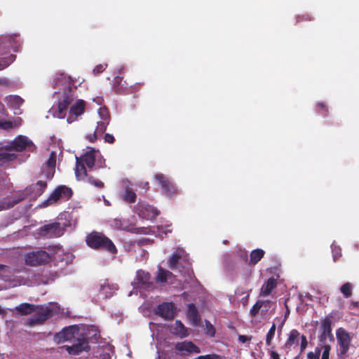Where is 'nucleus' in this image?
Wrapping results in <instances>:
<instances>
[{"instance_id": "8", "label": "nucleus", "mask_w": 359, "mask_h": 359, "mask_svg": "<svg viewBox=\"0 0 359 359\" xmlns=\"http://www.w3.org/2000/svg\"><path fill=\"white\" fill-rule=\"evenodd\" d=\"M50 260V255L44 250L33 251L25 255V263L29 266H36L46 264Z\"/></svg>"}, {"instance_id": "62", "label": "nucleus", "mask_w": 359, "mask_h": 359, "mask_svg": "<svg viewBox=\"0 0 359 359\" xmlns=\"http://www.w3.org/2000/svg\"><path fill=\"white\" fill-rule=\"evenodd\" d=\"M268 311L269 310H266V308L262 307V310H261V312H262V314L265 315L268 312Z\"/></svg>"}, {"instance_id": "19", "label": "nucleus", "mask_w": 359, "mask_h": 359, "mask_svg": "<svg viewBox=\"0 0 359 359\" xmlns=\"http://www.w3.org/2000/svg\"><path fill=\"white\" fill-rule=\"evenodd\" d=\"M29 193H25V191H20L16 194L13 198L12 200H6L1 201L0 203V208L1 210L4 209H10L15 206L16 204L19 203L20 201L25 200Z\"/></svg>"}, {"instance_id": "11", "label": "nucleus", "mask_w": 359, "mask_h": 359, "mask_svg": "<svg viewBox=\"0 0 359 359\" xmlns=\"http://www.w3.org/2000/svg\"><path fill=\"white\" fill-rule=\"evenodd\" d=\"M65 229L61 227L59 222L45 224L40 228V233L44 236L57 238L64 234Z\"/></svg>"}, {"instance_id": "24", "label": "nucleus", "mask_w": 359, "mask_h": 359, "mask_svg": "<svg viewBox=\"0 0 359 359\" xmlns=\"http://www.w3.org/2000/svg\"><path fill=\"white\" fill-rule=\"evenodd\" d=\"M187 316L191 321L193 325H199L201 318L196 306L194 304H189L188 305Z\"/></svg>"}, {"instance_id": "63", "label": "nucleus", "mask_w": 359, "mask_h": 359, "mask_svg": "<svg viewBox=\"0 0 359 359\" xmlns=\"http://www.w3.org/2000/svg\"><path fill=\"white\" fill-rule=\"evenodd\" d=\"M301 354L302 353H299L297 356L294 357V359H299V356H300Z\"/></svg>"}, {"instance_id": "14", "label": "nucleus", "mask_w": 359, "mask_h": 359, "mask_svg": "<svg viewBox=\"0 0 359 359\" xmlns=\"http://www.w3.org/2000/svg\"><path fill=\"white\" fill-rule=\"evenodd\" d=\"M156 313L165 320H172L175 316V305L172 302H164L157 307Z\"/></svg>"}, {"instance_id": "17", "label": "nucleus", "mask_w": 359, "mask_h": 359, "mask_svg": "<svg viewBox=\"0 0 359 359\" xmlns=\"http://www.w3.org/2000/svg\"><path fill=\"white\" fill-rule=\"evenodd\" d=\"M321 334L319 336V341L321 344H325L327 337H330L331 340L333 339L332 334V320L329 318H325L320 325Z\"/></svg>"}, {"instance_id": "49", "label": "nucleus", "mask_w": 359, "mask_h": 359, "mask_svg": "<svg viewBox=\"0 0 359 359\" xmlns=\"http://www.w3.org/2000/svg\"><path fill=\"white\" fill-rule=\"evenodd\" d=\"M308 345V341L304 335H302L301 337V345H300V353H302V352L305 350Z\"/></svg>"}, {"instance_id": "21", "label": "nucleus", "mask_w": 359, "mask_h": 359, "mask_svg": "<svg viewBox=\"0 0 359 359\" xmlns=\"http://www.w3.org/2000/svg\"><path fill=\"white\" fill-rule=\"evenodd\" d=\"M76 331L77 329L74 326L65 327L55 335V339H57L59 343L71 340L74 337V334Z\"/></svg>"}, {"instance_id": "59", "label": "nucleus", "mask_w": 359, "mask_h": 359, "mask_svg": "<svg viewBox=\"0 0 359 359\" xmlns=\"http://www.w3.org/2000/svg\"><path fill=\"white\" fill-rule=\"evenodd\" d=\"M142 189H144L145 191H147L149 188V184L148 182L142 183Z\"/></svg>"}, {"instance_id": "30", "label": "nucleus", "mask_w": 359, "mask_h": 359, "mask_svg": "<svg viewBox=\"0 0 359 359\" xmlns=\"http://www.w3.org/2000/svg\"><path fill=\"white\" fill-rule=\"evenodd\" d=\"M181 259V253L177 251L175 252L168 261L169 268L171 270H176L178 269Z\"/></svg>"}, {"instance_id": "48", "label": "nucleus", "mask_w": 359, "mask_h": 359, "mask_svg": "<svg viewBox=\"0 0 359 359\" xmlns=\"http://www.w3.org/2000/svg\"><path fill=\"white\" fill-rule=\"evenodd\" d=\"M323 348V352L322 354L321 359H329L330 351L331 349L330 346V345H324Z\"/></svg>"}, {"instance_id": "34", "label": "nucleus", "mask_w": 359, "mask_h": 359, "mask_svg": "<svg viewBox=\"0 0 359 359\" xmlns=\"http://www.w3.org/2000/svg\"><path fill=\"white\" fill-rule=\"evenodd\" d=\"M172 275V273L170 271L164 270L161 266H158L156 281L162 283H166L168 277H170Z\"/></svg>"}, {"instance_id": "32", "label": "nucleus", "mask_w": 359, "mask_h": 359, "mask_svg": "<svg viewBox=\"0 0 359 359\" xmlns=\"http://www.w3.org/2000/svg\"><path fill=\"white\" fill-rule=\"evenodd\" d=\"M6 100L8 105L12 108H18L23 103L24 100L18 95H8Z\"/></svg>"}, {"instance_id": "27", "label": "nucleus", "mask_w": 359, "mask_h": 359, "mask_svg": "<svg viewBox=\"0 0 359 359\" xmlns=\"http://www.w3.org/2000/svg\"><path fill=\"white\" fill-rule=\"evenodd\" d=\"M122 78L120 76H116L114 78V82L113 88L114 91L118 94H129L132 93L130 88L128 86H124L126 82L124 83H121Z\"/></svg>"}, {"instance_id": "13", "label": "nucleus", "mask_w": 359, "mask_h": 359, "mask_svg": "<svg viewBox=\"0 0 359 359\" xmlns=\"http://www.w3.org/2000/svg\"><path fill=\"white\" fill-rule=\"evenodd\" d=\"M90 350V346L88 340L86 338L77 339L76 343L72 346H67L66 351L70 354L76 355L82 351H88Z\"/></svg>"}, {"instance_id": "50", "label": "nucleus", "mask_w": 359, "mask_h": 359, "mask_svg": "<svg viewBox=\"0 0 359 359\" xmlns=\"http://www.w3.org/2000/svg\"><path fill=\"white\" fill-rule=\"evenodd\" d=\"M196 359H220V356L217 354H208L199 355Z\"/></svg>"}, {"instance_id": "22", "label": "nucleus", "mask_w": 359, "mask_h": 359, "mask_svg": "<svg viewBox=\"0 0 359 359\" xmlns=\"http://www.w3.org/2000/svg\"><path fill=\"white\" fill-rule=\"evenodd\" d=\"M175 349L179 351H186L188 353H198L201 352V349L192 341H184L182 342H178L175 345Z\"/></svg>"}, {"instance_id": "60", "label": "nucleus", "mask_w": 359, "mask_h": 359, "mask_svg": "<svg viewBox=\"0 0 359 359\" xmlns=\"http://www.w3.org/2000/svg\"><path fill=\"white\" fill-rule=\"evenodd\" d=\"M289 313H290V311L287 310V311H286V313H285V319L283 320V322H282V323H281V325H280V330H282V328H283V325H284V323H285V320H286V318H287V316L289 315Z\"/></svg>"}, {"instance_id": "28", "label": "nucleus", "mask_w": 359, "mask_h": 359, "mask_svg": "<svg viewBox=\"0 0 359 359\" xmlns=\"http://www.w3.org/2000/svg\"><path fill=\"white\" fill-rule=\"evenodd\" d=\"M266 308L269 310L271 307V302L269 300H258L253 305L252 308L250 311V313L252 317H255L258 313L262 310V308Z\"/></svg>"}, {"instance_id": "9", "label": "nucleus", "mask_w": 359, "mask_h": 359, "mask_svg": "<svg viewBox=\"0 0 359 359\" xmlns=\"http://www.w3.org/2000/svg\"><path fill=\"white\" fill-rule=\"evenodd\" d=\"M154 179L161 185L164 194L167 196L172 197L177 194V189L175 184L163 174H156Z\"/></svg>"}, {"instance_id": "12", "label": "nucleus", "mask_w": 359, "mask_h": 359, "mask_svg": "<svg viewBox=\"0 0 359 359\" xmlns=\"http://www.w3.org/2000/svg\"><path fill=\"white\" fill-rule=\"evenodd\" d=\"M136 280L138 288L149 291L154 289V283L151 280V275L149 273L143 270L137 271Z\"/></svg>"}, {"instance_id": "10", "label": "nucleus", "mask_w": 359, "mask_h": 359, "mask_svg": "<svg viewBox=\"0 0 359 359\" xmlns=\"http://www.w3.org/2000/svg\"><path fill=\"white\" fill-rule=\"evenodd\" d=\"M136 209L139 217L147 220L155 219L160 213L156 208L142 201L137 203Z\"/></svg>"}, {"instance_id": "53", "label": "nucleus", "mask_w": 359, "mask_h": 359, "mask_svg": "<svg viewBox=\"0 0 359 359\" xmlns=\"http://www.w3.org/2000/svg\"><path fill=\"white\" fill-rule=\"evenodd\" d=\"M104 141L107 143L112 144L114 142L115 138L112 135L109 133H106L104 135Z\"/></svg>"}, {"instance_id": "41", "label": "nucleus", "mask_w": 359, "mask_h": 359, "mask_svg": "<svg viewBox=\"0 0 359 359\" xmlns=\"http://www.w3.org/2000/svg\"><path fill=\"white\" fill-rule=\"evenodd\" d=\"M276 329V326L275 323H273L266 334V345L270 346L271 344L272 339L275 335Z\"/></svg>"}, {"instance_id": "23", "label": "nucleus", "mask_w": 359, "mask_h": 359, "mask_svg": "<svg viewBox=\"0 0 359 359\" xmlns=\"http://www.w3.org/2000/svg\"><path fill=\"white\" fill-rule=\"evenodd\" d=\"M37 309V305L29 303H22L15 306V311L21 316H27L35 312Z\"/></svg>"}, {"instance_id": "40", "label": "nucleus", "mask_w": 359, "mask_h": 359, "mask_svg": "<svg viewBox=\"0 0 359 359\" xmlns=\"http://www.w3.org/2000/svg\"><path fill=\"white\" fill-rule=\"evenodd\" d=\"M55 168H54L43 165L42 168V174L47 180H50L55 175Z\"/></svg>"}, {"instance_id": "43", "label": "nucleus", "mask_w": 359, "mask_h": 359, "mask_svg": "<svg viewBox=\"0 0 359 359\" xmlns=\"http://www.w3.org/2000/svg\"><path fill=\"white\" fill-rule=\"evenodd\" d=\"M205 333L210 337H214L215 334V329L208 320H205Z\"/></svg>"}, {"instance_id": "55", "label": "nucleus", "mask_w": 359, "mask_h": 359, "mask_svg": "<svg viewBox=\"0 0 359 359\" xmlns=\"http://www.w3.org/2000/svg\"><path fill=\"white\" fill-rule=\"evenodd\" d=\"M87 139L90 142H94L97 140V133L95 131L93 134L88 135Z\"/></svg>"}, {"instance_id": "42", "label": "nucleus", "mask_w": 359, "mask_h": 359, "mask_svg": "<svg viewBox=\"0 0 359 359\" xmlns=\"http://www.w3.org/2000/svg\"><path fill=\"white\" fill-rule=\"evenodd\" d=\"M57 154L55 151H51L48 161L43 165L55 168Z\"/></svg>"}, {"instance_id": "46", "label": "nucleus", "mask_w": 359, "mask_h": 359, "mask_svg": "<svg viewBox=\"0 0 359 359\" xmlns=\"http://www.w3.org/2000/svg\"><path fill=\"white\" fill-rule=\"evenodd\" d=\"M13 128V122L10 121H1L0 120V128L4 130H9Z\"/></svg>"}, {"instance_id": "54", "label": "nucleus", "mask_w": 359, "mask_h": 359, "mask_svg": "<svg viewBox=\"0 0 359 359\" xmlns=\"http://www.w3.org/2000/svg\"><path fill=\"white\" fill-rule=\"evenodd\" d=\"M317 107L324 111V115L326 116L328 113V109H327V107L325 105V104L324 102H318V104H317Z\"/></svg>"}, {"instance_id": "47", "label": "nucleus", "mask_w": 359, "mask_h": 359, "mask_svg": "<svg viewBox=\"0 0 359 359\" xmlns=\"http://www.w3.org/2000/svg\"><path fill=\"white\" fill-rule=\"evenodd\" d=\"M107 66V65L106 64H100V65L95 66V67L93 70L94 75H97V74L102 73V72H104Z\"/></svg>"}, {"instance_id": "4", "label": "nucleus", "mask_w": 359, "mask_h": 359, "mask_svg": "<svg viewBox=\"0 0 359 359\" xmlns=\"http://www.w3.org/2000/svg\"><path fill=\"white\" fill-rule=\"evenodd\" d=\"M35 312L36 313L27 320V325L32 327L42 325L55 314L54 309L49 306H38Z\"/></svg>"}, {"instance_id": "33", "label": "nucleus", "mask_w": 359, "mask_h": 359, "mask_svg": "<svg viewBox=\"0 0 359 359\" xmlns=\"http://www.w3.org/2000/svg\"><path fill=\"white\" fill-rule=\"evenodd\" d=\"M77 180L84 181L98 189H102L104 186V183L101 180L95 179L93 176L88 175L87 172H86L85 177L83 179H77Z\"/></svg>"}, {"instance_id": "37", "label": "nucleus", "mask_w": 359, "mask_h": 359, "mask_svg": "<svg viewBox=\"0 0 359 359\" xmlns=\"http://www.w3.org/2000/svg\"><path fill=\"white\" fill-rule=\"evenodd\" d=\"M15 158L16 155L15 154H11L6 151H0V165Z\"/></svg>"}, {"instance_id": "61", "label": "nucleus", "mask_w": 359, "mask_h": 359, "mask_svg": "<svg viewBox=\"0 0 359 359\" xmlns=\"http://www.w3.org/2000/svg\"><path fill=\"white\" fill-rule=\"evenodd\" d=\"M97 163L99 164V165H98V167H99V168H102V167L104 166L103 165H104V160H103V161H101V160L100 161V160H98V161H97Z\"/></svg>"}, {"instance_id": "31", "label": "nucleus", "mask_w": 359, "mask_h": 359, "mask_svg": "<svg viewBox=\"0 0 359 359\" xmlns=\"http://www.w3.org/2000/svg\"><path fill=\"white\" fill-rule=\"evenodd\" d=\"M264 253V251L262 249L252 250L250 255V264L253 265L257 264L263 258Z\"/></svg>"}, {"instance_id": "58", "label": "nucleus", "mask_w": 359, "mask_h": 359, "mask_svg": "<svg viewBox=\"0 0 359 359\" xmlns=\"http://www.w3.org/2000/svg\"><path fill=\"white\" fill-rule=\"evenodd\" d=\"M359 307V302H352L350 304V308H358Z\"/></svg>"}, {"instance_id": "38", "label": "nucleus", "mask_w": 359, "mask_h": 359, "mask_svg": "<svg viewBox=\"0 0 359 359\" xmlns=\"http://www.w3.org/2000/svg\"><path fill=\"white\" fill-rule=\"evenodd\" d=\"M352 290L353 285L349 282L343 284L340 287V292L346 298H348L352 295Z\"/></svg>"}, {"instance_id": "51", "label": "nucleus", "mask_w": 359, "mask_h": 359, "mask_svg": "<svg viewBox=\"0 0 359 359\" xmlns=\"http://www.w3.org/2000/svg\"><path fill=\"white\" fill-rule=\"evenodd\" d=\"M158 231L160 233H165L166 234L168 232L170 233L172 231V229H170V225H167L158 226Z\"/></svg>"}, {"instance_id": "57", "label": "nucleus", "mask_w": 359, "mask_h": 359, "mask_svg": "<svg viewBox=\"0 0 359 359\" xmlns=\"http://www.w3.org/2000/svg\"><path fill=\"white\" fill-rule=\"evenodd\" d=\"M271 359H280V356L276 351H272L270 353Z\"/></svg>"}, {"instance_id": "15", "label": "nucleus", "mask_w": 359, "mask_h": 359, "mask_svg": "<svg viewBox=\"0 0 359 359\" xmlns=\"http://www.w3.org/2000/svg\"><path fill=\"white\" fill-rule=\"evenodd\" d=\"M98 295L102 299L111 297L118 290L115 284H109L108 280H104L99 284Z\"/></svg>"}, {"instance_id": "6", "label": "nucleus", "mask_w": 359, "mask_h": 359, "mask_svg": "<svg viewBox=\"0 0 359 359\" xmlns=\"http://www.w3.org/2000/svg\"><path fill=\"white\" fill-rule=\"evenodd\" d=\"M7 151H22L27 150L33 152L36 149L34 143L26 136L19 135L6 146Z\"/></svg>"}, {"instance_id": "5", "label": "nucleus", "mask_w": 359, "mask_h": 359, "mask_svg": "<svg viewBox=\"0 0 359 359\" xmlns=\"http://www.w3.org/2000/svg\"><path fill=\"white\" fill-rule=\"evenodd\" d=\"M337 344L339 346L338 355L341 359H346L351 346V337L344 328H339L336 332Z\"/></svg>"}, {"instance_id": "56", "label": "nucleus", "mask_w": 359, "mask_h": 359, "mask_svg": "<svg viewBox=\"0 0 359 359\" xmlns=\"http://www.w3.org/2000/svg\"><path fill=\"white\" fill-rule=\"evenodd\" d=\"M250 339H251V337H248V336H245V335H239V337H238V340L241 343H245V342L250 341Z\"/></svg>"}, {"instance_id": "36", "label": "nucleus", "mask_w": 359, "mask_h": 359, "mask_svg": "<svg viewBox=\"0 0 359 359\" xmlns=\"http://www.w3.org/2000/svg\"><path fill=\"white\" fill-rule=\"evenodd\" d=\"M16 58L15 55H9L6 57H4L1 59L0 61V70L4 69L7 67H8L11 63H13Z\"/></svg>"}, {"instance_id": "26", "label": "nucleus", "mask_w": 359, "mask_h": 359, "mask_svg": "<svg viewBox=\"0 0 359 359\" xmlns=\"http://www.w3.org/2000/svg\"><path fill=\"white\" fill-rule=\"evenodd\" d=\"M277 286V280L273 277H271L265 282L262 287L260 291V295L262 296H269L272 290L275 289Z\"/></svg>"}, {"instance_id": "16", "label": "nucleus", "mask_w": 359, "mask_h": 359, "mask_svg": "<svg viewBox=\"0 0 359 359\" xmlns=\"http://www.w3.org/2000/svg\"><path fill=\"white\" fill-rule=\"evenodd\" d=\"M74 97L69 90L67 93H65L62 97L58 102V114L57 116L60 118H64L66 114V111L69 104L73 101Z\"/></svg>"}, {"instance_id": "29", "label": "nucleus", "mask_w": 359, "mask_h": 359, "mask_svg": "<svg viewBox=\"0 0 359 359\" xmlns=\"http://www.w3.org/2000/svg\"><path fill=\"white\" fill-rule=\"evenodd\" d=\"M121 198L127 203H133L136 201L137 195L130 188L126 187L120 195Z\"/></svg>"}, {"instance_id": "39", "label": "nucleus", "mask_w": 359, "mask_h": 359, "mask_svg": "<svg viewBox=\"0 0 359 359\" xmlns=\"http://www.w3.org/2000/svg\"><path fill=\"white\" fill-rule=\"evenodd\" d=\"M108 118L109 116H107L106 117L102 118L103 121L97 122V126L95 130L97 133L102 134L106 130L107 125L109 124Z\"/></svg>"}, {"instance_id": "7", "label": "nucleus", "mask_w": 359, "mask_h": 359, "mask_svg": "<svg viewBox=\"0 0 359 359\" xmlns=\"http://www.w3.org/2000/svg\"><path fill=\"white\" fill-rule=\"evenodd\" d=\"M73 195V191L71 188L65 186H58L50 195L48 198L44 202L46 205L56 203L58 201H68Z\"/></svg>"}, {"instance_id": "45", "label": "nucleus", "mask_w": 359, "mask_h": 359, "mask_svg": "<svg viewBox=\"0 0 359 359\" xmlns=\"http://www.w3.org/2000/svg\"><path fill=\"white\" fill-rule=\"evenodd\" d=\"M320 348L316 347L314 353L311 351L307 353V358L308 359H317L318 357H320Z\"/></svg>"}, {"instance_id": "25", "label": "nucleus", "mask_w": 359, "mask_h": 359, "mask_svg": "<svg viewBox=\"0 0 359 359\" xmlns=\"http://www.w3.org/2000/svg\"><path fill=\"white\" fill-rule=\"evenodd\" d=\"M171 332L180 338H184L189 335L187 328L180 320H176L175 322V324L171 327Z\"/></svg>"}, {"instance_id": "18", "label": "nucleus", "mask_w": 359, "mask_h": 359, "mask_svg": "<svg viewBox=\"0 0 359 359\" xmlns=\"http://www.w3.org/2000/svg\"><path fill=\"white\" fill-rule=\"evenodd\" d=\"M85 110V102L83 100H78L75 104L71 106L69 109V115L67 118L68 123L74 121L77 116L83 114Z\"/></svg>"}, {"instance_id": "20", "label": "nucleus", "mask_w": 359, "mask_h": 359, "mask_svg": "<svg viewBox=\"0 0 359 359\" xmlns=\"http://www.w3.org/2000/svg\"><path fill=\"white\" fill-rule=\"evenodd\" d=\"M47 187L46 182L39 180L36 183L32 184L25 189L26 192L34 197H39L45 191Z\"/></svg>"}, {"instance_id": "64", "label": "nucleus", "mask_w": 359, "mask_h": 359, "mask_svg": "<svg viewBox=\"0 0 359 359\" xmlns=\"http://www.w3.org/2000/svg\"><path fill=\"white\" fill-rule=\"evenodd\" d=\"M4 312V309L0 306V314H3Z\"/></svg>"}, {"instance_id": "44", "label": "nucleus", "mask_w": 359, "mask_h": 359, "mask_svg": "<svg viewBox=\"0 0 359 359\" xmlns=\"http://www.w3.org/2000/svg\"><path fill=\"white\" fill-rule=\"evenodd\" d=\"M314 19V18L309 13H305L303 15H299L297 17V22H303V21H311Z\"/></svg>"}, {"instance_id": "1", "label": "nucleus", "mask_w": 359, "mask_h": 359, "mask_svg": "<svg viewBox=\"0 0 359 359\" xmlns=\"http://www.w3.org/2000/svg\"><path fill=\"white\" fill-rule=\"evenodd\" d=\"M87 245L95 250H103L111 254H116L117 249L113 242L104 233L93 231L86 238Z\"/></svg>"}, {"instance_id": "2", "label": "nucleus", "mask_w": 359, "mask_h": 359, "mask_svg": "<svg viewBox=\"0 0 359 359\" xmlns=\"http://www.w3.org/2000/svg\"><path fill=\"white\" fill-rule=\"evenodd\" d=\"M98 152L95 149H90L86 151L80 157H76L75 175L76 179H83L87 172L85 165L92 170L95 164L97 154Z\"/></svg>"}, {"instance_id": "3", "label": "nucleus", "mask_w": 359, "mask_h": 359, "mask_svg": "<svg viewBox=\"0 0 359 359\" xmlns=\"http://www.w3.org/2000/svg\"><path fill=\"white\" fill-rule=\"evenodd\" d=\"M0 280L7 283L11 287L19 286L24 283L21 276L15 275L13 269L4 264H0Z\"/></svg>"}, {"instance_id": "35", "label": "nucleus", "mask_w": 359, "mask_h": 359, "mask_svg": "<svg viewBox=\"0 0 359 359\" xmlns=\"http://www.w3.org/2000/svg\"><path fill=\"white\" fill-rule=\"evenodd\" d=\"M299 332L298 330L293 329L290 331L288 338L286 341V346H292L294 344L297 343V339L299 336Z\"/></svg>"}, {"instance_id": "52", "label": "nucleus", "mask_w": 359, "mask_h": 359, "mask_svg": "<svg viewBox=\"0 0 359 359\" xmlns=\"http://www.w3.org/2000/svg\"><path fill=\"white\" fill-rule=\"evenodd\" d=\"M341 249L337 246L332 247V253L334 260L335 261L338 257L341 256Z\"/></svg>"}]
</instances>
